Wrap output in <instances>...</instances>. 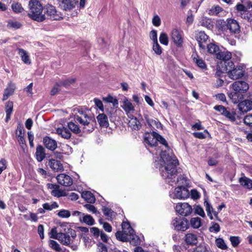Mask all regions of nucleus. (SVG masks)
I'll return each instance as SVG.
<instances>
[{"label":"nucleus","mask_w":252,"mask_h":252,"mask_svg":"<svg viewBox=\"0 0 252 252\" xmlns=\"http://www.w3.org/2000/svg\"><path fill=\"white\" fill-rule=\"evenodd\" d=\"M129 120L128 122L129 126L132 129L137 130L140 128L141 125L139 120L135 117L131 115H128Z\"/></svg>","instance_id":"cd10ccee"},{"label":"nucleus","mask_w":252,"mask_h":252,"mask_svg":"<svg viewBox=\"0 0 252 252\" xmlns=\"http://www.w3.org/2000/svg\"><path fill=\"white\" fill-rule=\"evenodd\" d=\"M158 133L156 132L151 133H146L144 135V142L146 147L150 148H155L157 147L158 145ZM155 150L156 152L155 153L154 151L149 150L150 152L152 153L153 155H158L159 153V149L158 148H155Z\"/></svg>","instance_id":"423d86ee"},{"label":"nucleus","mask_w":252,"mask_h":252,"mask_svg":"<svg viewBox=\"0 0 252 252\" xmlns=\"http://www.w3.org/2000/svg\"><path fill=\"white\" fill-rule=\"evenodd\" d=\"M200 25L208 29H212L214 27V23L211 19L206 17H202L199 21Z\"/></svg>","instance_id":"c85d7f7f"},{"label":"nucleus","mask_w":252,"mask_h":252,"mask_svg":"<svg viewBox=\"0 0 252 252\" xmlns=\"http://www.w3.org/2000/svg\"><path fill=\"white\" fill-rule=\"evenodd\" d=\"M58 216L62 218H67L70 216V213L68 210H62L58 212Z\"/></svg>","instance_id":"bf43d9fd"},{"label":"nucleus","mask_w":252,"mask_h":252,"mask_svg":"<svg viewBox=\"0 0 252 252\" xmlns=\"http://www.w3.org/2000/svg\"><path fill=\"white\" fill-rule=\"evenodd\" d=\"M28 15L32 20L38 22H43L46 16L43 13V8L41 3L37 0H31L28 4Z\"/></svg>","instance_id":"7ed1b4c3"},{"label":"nucleus","mask_w":252,"mask_h":252,"mask_svg":"<svg viewBox=\"0 0 252 252\" xmlns=\"http://www.w3.org/2000/svg\"><path fill=\"white\" fill-rule=\"evenodd\" d=\"M153 50L155 53L159 55L162 53V48L158 43V41L153 43Z\"/></svg>","instance_id":"6e6d98bb"},{"label":"nucleus","mask_w":252,"mask_h":252,"mask_svg":"<svg viewBox=\"0 0 252 252\" xmlns=\"http://www.w3.org/2000/svg\"><path fill=\"white\" fill-rule=\"evenodd\" d=\"M76 237V231L74 229L68 228L67 231L64 233L60 232L57 237L58 240L63 245L68 246Z\"/></svg>","instance_id":"0eeeda50"},{"label":"nucleus","mask_w":252,"mask_h":252,"mask_svg":"<svg viewBox=\"0 0 252 252\" xmlns=\"http://www.w3.org/2000/svg\"><path fill=\"white\" fill-rule=\"evenodd\" d=\"M160 156V158L157 165L160 174L165 179L170 180L168 182L171 186H173L175 180L172 181V180L177 172V159L172 153H167L165 151L161 152Z\"/></svg>","instance_id":"f257e3e1"},{"label":"nucleus","mask_w":252,"mask_h":252,"mask_svg":"<svg viewBox=\"0 0 252 252\" xmlns=\"http://www.w3.org/2000/svg\"><path fill=\"white\" fill-rule=\"evenodd\" d=\"M206 47L208 52L210 54H215L216 56L220 50L219 47L214 43H208Z\"/></svg>","instance_id":"a19ab883"},{"label":"nucleus","mask_w":252,"mask_h":252,"mask_svg":"<svg viewBox=\"0 0 252 252\" xmlns=\"http://www.w3.org/2000/svg\"><path fill=\"white\" fill-rule=\"evenodd\" d=\"M215 242L218 248L222 250H225L227 249V246L224 240L222 238L216 239Z\"/></svg>","instance_id":"603ef678"},{"label":"nucleus","mask_w":252,"mask_h":252,"mask_svg":"<svg viewBox=\"0 0 252 252\" xmlns=\"http://www.w3.org/2000/svg\"><path fill=\"white\" fill-rule=\"evenodd\" d=\"M43 143L46 148L51 151L55 150L57 147V142L48 136L44 137Z\"/></svg>","instance_id":"4be33fe9"},{"label":"nucleus","mask_w":252,"mask_h":252,"mask_svg":"<svg viewBox=\"0 0 252 252\" xmlns=\"http://www.w3.org/2000/svg\"><path fill=\"white\" fill-rule=\"evenodd\" d=\"M194 213L202 218L205 217V214L203 209L200 205H196L193 208Z\"/></svg>","instance_id":"09e8293b"},{"label":"nucleus","mask_w":252,"mask_h":252,"mask_svg":"<svg viewBox=\"0 0 252 252\" xmlns=\"http://www.w3.org/2000/svg\"><path fill=\"white\" fill-rule=\"evenodd\" d=\"M244 123L250 126H252V115H248L244 119Z\"/></svg>","instance_id":"774afa93"},{"label":"nucleus","mask_w":252,"mask_h":252,"mask_svg":"<svg viewBox=\"0 0 252 252\" xmlns=\"http://www.w3.org/2000/svg\"><path fill=\"white\" fill-rule=\"evenodd\" d=\"M94 102L95 105L98 107V108L102 112L104 111V107L102 101L96 98H94Z\"/></svg>","instance_id":"69168bd1"},{"label":"nucleus","mask_w":252,"mask_h":252,"mask_svg":"<svg viewBox=\"0 0 252 252\" xmlns=\"http://www.w3.org/2000/svg\"><path fill=\"white\" fill-rule=\"evenodd\" d=\"M237 15L241 18L249 21L251 20V14L248 11L249 8L241 3H237L235 7Z\"/></svg>","instance_id":"9b49d317"},{"label":"nucleus","mask_w":252,"mask_h":252,"mask_svg":"<svg viewBox=\"0 0 252 252\" xmlns=\"http://www.w3.org/2000/svg\"><path fill=\"white\" fill-rule=\"evenodd\" d=\"M190 224L193 228H198L202 225L201 220L198 217L192 218L190 220Z\"/></svg>","instance_id":"ea45409f"},{"label":"nucleus","mask_w":252,"mask_h":252,"mask_svg":"<svg viewBox=\"0 0 252 252\" xmlns=\"http://www.w3.org/2000/svg\"><path fill=\"white\" fill-rule=\"evenodd\" d=\"M193 252H209V250L205 244H201L196 247Z\"/></svg>","instance_id":"3c124183"},{"label":"nucleus","mask_w":252,"mask_h":252,"mask_svg":"<svg viewBox=\"0 0 252 252\" xmlns=\"http://www.w3.org/2000/svg\"><path fill=\"white\" fill-rule=\"evenodd\" d=\"M145 118L148 124L154 129L156 128L158 129L161 128V124L158 120L149 119L147 116H145Z\"/></svg>","instance_id":"f704fd0d"},{"label":"nucleus","mask_w":252,"mask_h":252,"mask_svg":"<svg viewBox=\"0 0 252 252\" xmlns=\"http://www.w3.org/2000/svg\"><path fill=\"white\" fill-rule=\"evenodd\" d=\"M229 240L233 247H237L240 242V238L237 236H230Z\"/></svg>","instance_id":"13d9d810"},{"label":"nucleus","mask_w":252,"mask_h":252,"mask_svg":"<svg viewBox=\"0 0 252 252\" xmlns=\"http://www.w3.org/2000/svg\"><path fill=\"white\" fill-rule=\"evenodd\" d=\"M175 184H177L178 187L174 189V191L170 194L171 198L179 199H184L189 196V190L186 187L187 183V180L183 176L178 178Z\"/></svg>","instance_id":"20e7f679"},{"label":"nucleus","mask_w":252,"mask_h":252,"mask_svg":"<svg viewBox=\"0 0 252 252\" xmlns=\"http://www.w3.org/2000/svg\"><path fill=\"white\" fill-rule=\"evenodd\" d=\"M122 228L123 231H117L115 236L117 239L119 240H126L127 239L126 236L130 233L134 232V230L131 227L129 222L124 221L122 223Z\"/></svg>","instance_id":"1a4fd4ad"},{"label":"nucleus","mask_w":252,"mask_h":252,"mask_svg":"<svg viewBox=\"0 0 252 252\" xmlns=\"http://www.w3.org/2000/svg\"><path fill=\"white\" fill-rule=\"evenodd\" d=\"M216 57L217 59L226 62L231 59L232 54L231 52L225 50L220 51L219 50L218 53L216 54Z\"/></svg>","instance_id":"b1692460"},{"label":"nucleus","mask_w":252,"mask_h":252,"mask_svg":"<svg viewBox=\"0 0 252 252\" xmlns=\"http://www.w3.org/2000/svg\"><path fill=\"white\" fill-rule=\"evenodd\" d=\"M77 1L76 0H63L60 4L62 9L68 11L75 7Z\"/></svg>","instance_id":"aec40b11"},{"label":"nucleus","mask_w":252,"mask_h":252,"mask_svg":"<svg viewBox=\"0 0 252 252\" xmlns=\"http://www.w3.org/2000/svg\"><path fill=\"white\" fill-rule=\"evenodd\" d=\"M159 40L160 42L165 45H167L168 44V37L167 34L165 32H161L160 34Z\"/></svg>","instance_id":"8fccbe9b"},{"label":"nucleus","mask_w":252,"mask_h":252,"mask_svg":"<svg viewBox=\"0 0 252 252\" xmlns=\"http://www.w3.org/2000/svg\"><path fill=\"white\" fill-rule=\"evenodd\" d=\"M233 92L227 93L230 99L234 103H237L243 98L244 94L249 89L248 83L244 81H236L232 84Z\"/></svg>","instance_id":"f03ea898"},{"label":"nucleus","mask_w":252,"mask_h":252,"mask_svg":"<svg viewBox=\"0 0 252 252\" xmlns=\"http://www.w3.org/2000/svg\"><path fill=\"white\" fill-rule=\"evenodd\" d=\"M49 245L52 249L57 252H60L62 250L60 245L54 240H50Z\"/></svg>","instance_id":"5fc2aeb1"},{"label":"nucleus","mask_w":252,"mask_h":252,"mask_svg":"<svg viewBox=\"0 0 252 252\" xmlns=\"http://www.w3.org/2000/svg\"><path fill=\"white\" fill-rule=\"evenodd\" d=\"M81 222H84L89 225H93L94 223V220L93 217L89 215H85L83 214L82 217L80 218Z\"/></svg>","instance_id":"4c0bfd02"},{"label":"nucleus","mask_w":252,"mask_h":252,"mask_svg":"<svg viewBox=\"0 0 252 252\" xmlns=\"http://www.w3.org/2000/svg\"><path fill=\"white\" fill-rule=\"evenodd\" d=\"M13 103L12 101H8L5 105L6 119L5 121L7 122L10 119L11 114L13 111Z\"/></svg>","instance_id":"58836bf2"},{"label":"nucleus","mask_w":252,"mask_h":252,"mask_svg":"<svg viewBox=\"0 0 252 252\" xmlns=\"http://www.w3.org/2000/svg\"><path fill=\"white\" fill-rule=\"evenodd\" d=\"M207 134H209V132L207 130H205L203 132H196L193 133L195 137L199 139L205 138Z\"/></svg>","instance_id":"4d7b16f0"},{"label":"nucleus","mask_w":252,"mask_h":252,"mask_svg":"<svg viewBox=\"0 0 252 252\" xmlns=\"http://www.w3.org/2000/svg\"><path fill=\"white\" fill-rule=\"evenodd\" d=\"M172 225L175 230L185 231L189 227V221L187 219L180 217H176L173 220Z\"/></svg>","instance_id":"6e6552de"},{"label":"nucleus","mask_w":252,"mask_h":252,"mask_svg":"<svg viewBox=\"0 0 252 252\" xmlns=\"http://www.w3.org/2000/svg\"><path fill=\"white\" fill-rule=\"evenodd\" d=\"M59 184L65 187H69L72 185L73 180L68 175L65 174H60L57 177Z\"/></svg>","instance_id":"dca6fc26"},{"label":"nucleus","mask_w":252,"mask_h":252,"mask_svg":"<svg viewBox=\"0 0 252 252\" xmlns=\"http://www.w3.org/2000/svg\"><path fill=\"white\" fill-rule=\"evenodd\" d=\"M56 131L59 135L66 139H69L71 135L70 131L66 127H63L58 128Z\"/></svg>","instance_id":"c756f323"},{"label":"nucleus","mask_w":252,"mask_h":252,"mask_svg":"<svg viewBox=\"0 0 252 252\" xmlns=\"http://www.w3.org/2000/svg\"><path fill=\"white\" fill-rule=\"evenodd\" d=\"M81 116H75V120L76 122L79 123L84 126H88L91 125L93 126V123L95 122L94 119L92 117H89L87 114L82 112Z\"/></svg>","instance_id":"ddd939ff"},{"label":"nucleus","mask_w":252,"mask_h":252,"mask_svg":"<svg viewBox=\"0 0 252 252\" xmlns=\"http://www.w3.org/2000/svg\"><path fill=\"white\" fill-rule=\"evenodd\" d=\"M192 58L193 62L197 64V65L202 69H205L206 68V65L205 62L196 54H193L192 55Z\"/></svg>","instance_id":"72a5a7b5"},{"label":"nucleus","mask_w":252,"mask_h":252,"mask_svg":"<svg viewBox=\"0 0 252 252\" xmlns=\"http://www.w3.org/2000/svg\"><path fill=\"white\" fill-rule=\"evenodd\" d=\"M126 236V237L127 238L126 239V240L121 241L123 242L129 241L130 244L134 246H136L140 244V239L138 236L134 233V232L130 233L128 234Z\"/></svg>","instance_id":"393cba45"},{"label":"nucleus","mask_w":252,"mask_h":252,"mask_svg":"<svg viewBox=\"0 0 252 252\" xmlns=\"http://www.w3.org/2000/svg\"><path fill=\"white\" fill-rule=\"evenodd\" d=\"M102 99L106 102L112 103L114 107H117L118 106V100L115 97H114L110 95H109L106 97H103Z\"/></svg>","instance_id":"79ce46f5"},{"label":"nucleus","mask_w":252,"mask_h":252,"mask_svg":"<svg viewBox=\"0 0 252 252\" xmlns=\"http://www.w3.org/2000/svg\"><path fill=\"white\" fill-rule=\"evenodd\" d=\"M99 222L103 224V227L106 231L110 232L112 231V227L110 224L107 222H103L102 219L99 220Z\"/></svg>","instance_id":"e2e57ef3"},{"label":"nucleus","mask_w":252,"mask_h":252,"mask_svg":"<svg viewBox=\"0 0 252 252\" xmlns=\"http://www.w3.org/2000/svg\"><path fill=\"white\" fill-rule=\"evenodd\" d=\"M42 207L44 208L45 210L51 211L54 209L57 208L58 207V205L55 202H53L51 204L45 203L42 205Z\"/></svg>","instance_id":"49530a36"},{"label":"nucleus","mask_w":252,"mask_h":252,"mask_svg":"<svg viewBox=\"0 0 252 252\" xmlns=\"http://www.w3.org/2000/svg\"><path fill=\"white\" fill-rule=\"evenodd\" d=\"M97 120L100 126L107 127L109 126V122L107 116L104 113L99 114L96 117Z\"/></svg>","instance_id":"7c9ffc66"},{"label":"nucleus","mask_w":252,"mask_h":252,"mask_svg":"<svg viewBox=\"0 0 252 252\" xmlns=\"http://www.w3.org/2000/svg\"><path fill=\"white\" fill-rule=\"evenodd\" d=\"M43 14H46L47 18L54 20H59L63 19V15L61 13L58 12L55 7L51 5L46 6Z\"/></svg>","instance_id":"9d476101"},{"label":"nucleus","mask_w":252,"mask_h":252,"mask_svg":"<svg viewBox=\"0 0 252 252\" xmlns=\"http://www.w3.org/2000/svg\"><path fill=\"white\" fill-rule=\"evenodd\" d=\"M75 79L74 78H68L66 80L61 81L60 83L61 86L64 87H68L70 84H73L75 82Z\"/></svg>","instance_id":"0e129e2a"},{"label":"nucleus","mask_w":252,"mask_h":252,"mask_svg":"<svg viewBox=\"0 0 252 252\" xmlns=\"http://www.w3.org/2000/svg\"><path fill=\"white\" fill-rule=\"evenodd\" d=\"M223 115L232 122L235 121V113L233 111H229L226 109L225 112L223 114Z\"/></svg>","instance_id":"864d4df0"},{"label":"nucleus","mask_w":252,"mask_h":252,"mask_svg":"<svg viewBox=\"0 0 252 252\" xmlns=\"http://www.w3.org/2000/svg\"><path fill=\"white\" fill-rule=\"evenodd\" d=\"M68 127L69 129L74 133L78 134L81 132V130L78 126L73 122H71L68 123Z\"/></svg>","instance_id":"a18cd8bd"},{"label":"nucleus","mask_w":252,"mask_h":252,"mask_svg":"<svg viewBox=\"0 0 252 252\" xmlns=\"http://www.w3.org/2000/svg\"><path fill=\"white\" fill-rule=\"evenodd\" d=\"M122 104V107L127 116L131 115L132 113L135 110L134 107L131 102L125 97L123 99Z\"/></svg>","instance_id":"a211bd4d"},{"label":"nucleus","mask_w":252,"mask_h":252,"mask_svg":"<svg viewBox=\"0 0 252 252\" xmlns=\"http://www.w3.org/2000/svg\"><path fill=\"white\" fill-rule=\"evenodd\" d=\"M200 48L205 50L207 44L209 43L208 36L204 32H198L195 36Z\"/></svg>","instance_id":"2eb2a0df"},{"label":"nucleus","mask_w":252,"mask_h":252,"mask_svg":"<svg viewBox=\"0 0 252 252\" xmlns=\"http://www.w3.org/2000/svg\"><path fill=\"white\" fill-rule=\"evenodd\" d=\"M48 165L55 172H61L63 170V167L61 162L53 158L49 159Z\"/></svg>","instance_id":"6ab92c4d"},{"label":"nucleus","mask_w":252,"mask_h":252,"mask_svg":"<svg viewBox=\"0 0 252 252\" xmlns=\"http://www.w3.org/2000/svg\"><path fill=\"white\" fill-rule=\"evenodd\" d=\"M185 241L188 245H195L198 242L197 237L194 234L188 233L185 236Z\"/></svg>","instance_id":"bb28decb"},{"label":"nucleus","mask_w":252,"mask_h":252,"mask_svg":"<svg viewBox=\"0 0 252 252\" xmlns=\"http://www.w3.org/2000/svg\"><path fill=\"white\" fill-rule=\"evenodd\" d=\"M176 211L182 216H188L192 212L191 206L188 203H178L175 206Z\"/></svg>","instance_id":"f8f14e48"},{"label":"nucleus","mask_w":252,"mask_h":252,"mask_svg":"<svg viewBox=\"0 0 252 252\" xmlns=\"http://www.w3.org/2000/svg\"><path fill=\"white\" fill-rule=\"evenodd\" d=\"M82 197L88 203H94L95 198L94 194L89 191H84L82 193Z\"/></svg>","instance_id":"c9c22d12"},{"label":"nucleus","mask_w":252,"mask_h":252,"mask_svg":"<svg viewBox=\"0 0 252 252\" xmlns=\"http://www.w3.org/2000/svg\"><path fill=\"white\" fill-rule=\"evenodd\" d=\"M18 54L20 56L22 61L25 64L29 65L31 63V61L29 53L22 48H18Z\"/></svg>","instance_id":"a878e982"},{"label":"nucleus","mask_w":252,"mask_h":252,"mask_svg":"<svg viewBox=\"0 0 252 252\" xmlns=\"http://www.w3.org/2000/svg\"><path fill=\"white\" fill-rule=\"evenodd\" d=\"M225 11L219 5H213L209 10L208 14L210 15L222 16L224 15Z\"/></svg>","instance_id":"5701e85b"},{"label":"nucleus","mask_w":252,"mask_h":252,"mask_svg":"<svg viewBox=\"0 0 252 252\" xmlns=\"http://www.w3.org/2000/svg\"><path fill=\"white\" fill-rule=\"evenodd\" d=\"M7 26L10 28L17 29L21 27V24L17 21L10 20L8 22Z\"/></svg>","instance_id":"680f3d73"},{"label":"nucleus","mask_w":252,"mask_h":252,"mask_svg":"<svg viewBox=\"0 0 252 252\" xmlns=\"http://www.w3.org/2000/svg\"><path fill=\"white\" fill-rule=\"evenodd\" d=\"M171 38L174 43L178 47H181L183 42L182 35L180 32L177 29H173L171 33Z\"/></svg>","instance_id":"f3484780"},{"label":"nucleus","mask_w":252,"mask_h":252,"mask_svg":"<svg viewBox=\"0 0 252 252\" xmlns=\"http://www.w3.org/2000/svg\"><path fill=\"white\" fill-rule=\"evenodd\" d=\"M84 206L90 212H92L96 215L100 214L99 212L96 210L95 207L93 205L87 204H85Z\"/></svg>","instance_id":"052dcab7"},{"label":"nucleus","mask_w":252,"mask_h":252,"mask_svg":"<svg viewBox=\"0 0 252 252\" xmlns=\"http://www.w3.org/2000/svg\"><path fill=\"white\" fill-rule=\"evenodd\" d=\"M225 63L226 71L230 79L237 80L244 76L245 71V66L244 64H241L235 66L231 61Z\"/></svg>","instance_id":"39448f33"},{"label":"nucleus","mask_w":252,"mask_h":252,"mask_svg":"<svg viewBox=\"0 0 252 252\" xmlns=\"http://www.w3.org/2000/svg\"><path fill=\"white\" fill-rule=\"evenodd\" d=\"M102 211L105 216L109 218H112L115 216V213L109 208L103 207Z\"/></svg>","instance_id":"de8ad7c7"},{"label":"nucleus","mask_w":252,"mask_h":252,"mask_svg":"<svg viewBox=\"0 0 252 252\" xmlns=\"http://www.w3.org/2000/svg\"><path fill=\"white\" fill-rule=\"evenodd\" d=\"M15 86L14 85L10 84L8 87L5 90L3 95L2 100H6L9 96L12 95L14 91Z\"/></svg>","instance_id":"e433bc0d"},{"label":"nucleus","mask_w":252,"mask_h":252,"mask_svg":"<svg viewBox=\"0 0 252 252\" xmlns=\"http://www.w3.org/2000/svg\"><path fill=\"white\" fill-rule=\"evenodd\" d=\"M226 27L231 34H238L240 32V26L239 23L234 19L227 20Z\"/></svg>","instance_id":"4468645a"},{"label":"nucleus","mask_w":252,"mask_h":252,"mask_svg":"<svg viewBox=\"0 0 252 252\" xmlns=\"http://www.w3.org/2000/svg\"><path fill=\"white\" fill-rule=\"evenodd\" d=\"M35 156L39 162L42 161L45 158V149L42 146L39 145L36 147Z\"/></svg>","instance_id":"2f4dec72"},{"label":"nucleus","mask_w":252,"mask_h":252,"mask_svg":"<svg viewBox=\"0 0 252 252\" xmlns=\"http://www.w3.org/2000/svg\"><path fill=\"white\" fill-rule=\"evenodd\" d=\"M204 206L205 207V209L207 213V215L209 216L210 219L211 220L213 219V217L212 214V212L213 211V209L211 205L210 204V203L207 201V200H205L204 202Z\"/></svg>","instance_id":"c03bdc74"},{"label":"nucleus","mask_w":252,"mask_h":252,"mask_svg":"<svg viewBox=\"0 0 252 252\" xmlns=\"http://www.w3.org/2000/svg\"><path fill=\"white\" fill-rule=\"evenodd\" d=\"M152 23L156 27H159L161 24V20L158 15H155L152 19Z\"/></svg>","instance_id":"338daca9"},{"label":"nucleus","mask_w":252,"mask_h":252,"mask_svg":"<svg viewBox=\"0 0 252 252\" xmlns=\"http://www.w3.org/2000/svg\"><path fill=\"white\" fill-rule=\"evenodd\" d=\"M11 8L15 13H21L24 11L22 5L17 2H13L11 4Z\"/></svg>","instance_id":"37998d69"},{"label":"nucleus","mask_w":252,"mask_h":252,"mask_svg":"<svg viewBox=\"0 0 252 252\" xmlns=\"http://www.w3.org/2000/svg\"><path fill=\"white\" fill-rule=\"evenodd\" d=\"M240 111L242 112H247L252 109V101L246 99L241 101L238 104Z\"/></svg>","instance_id":"412c9836"},{"label":"nucleus","mask_w":252,"mask_h":252,"mask_svg":"<svg viewBox=\"0 0 252 252\" xmlns=\"http://www.w3.org/2000/svg\"><path fill=\"white\" fill-rule=\"evenodd\" d=\"M240 185L248 189H252V180L245 176L241 177L239 180Z\"/></svg>","instance_id":"473e14b6"}]
</instances>
